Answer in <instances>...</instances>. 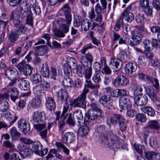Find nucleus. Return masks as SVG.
Listing matches in <instances>:
<instances>
[{
    "instance_id": "19",
    "label": "nucleus",
    "mask_w": 160,
    "mask_h": 160,
    "mask_svg": "<svg viewBox=\"0 0 160 160\" xmlns=\"http://www.w3.org/2000/svg\"><path fill=\"white\" fill-rule=\"evenodd\" d=\"M145 128L148 129L158 130L160 128V124L156 120L149 121Z\"/></svg>"
},
{
    "instance_id": "38",
    "label": "nucleus",
    "mask_w": 160,
    "mask_h": 160,
    "mask_svg": "<svg viewBox=\"0 0 160 160\" xmlns=\"http://www.w3.org/2000/svg\"><path fill=\"white\" fill-rule=\"evenodd\" d=\"M50 71L51 73V78L53 80H56L58 77V76L60 75H61L62 72L60 70H58L57 73V70L53 67H51L50 68Z\"/></svg>"
},
{
    "instance_id": "40",
    "label": "nucleus",
    "mask_w": 160,
    "mask_h": 160,
    "mask_svg": "<svg viewBox=\"0 0 160 160\" xmlns=\"http://www.w3.org/2000/svg\"><path fill=\"white\" fill-rule=\"evenodd\" d=\"M69 107V104L67 102H65V104L63 106L62 112L61 114V116L63 117L64 120L66 119L68 116V113L66 114L68 110Z\"/></svg>"
},
{
    "instance_id": "28",
    "label": "nucleus",
    "mask_w": 160,
    "mask_h": 160,
    "mask_svg": "<svg viewBox=\"0 0 160 160\" xmlns=\"http://www.w3.org/2000/svg\"><path fill=\"white\" fill-rule=\"evenodd\" d=\"M140 109L142 112L147 113L150 116L153 117L155 115L154 109L150 107L143 106Z\"/></svg>"
},
{
    "instance_id": "39",
    "label": "nucleus",
    "mask_w": 160,
    "mask_h": 160,
    "mask_svg": "<svg viewBox=\"0 0 160 160\" xmlns=\"http://www.w3.org/2000/svg\"><path fill=\"white\" fill-rule=\"evenodd\" d=\"M141 40V38H135L131 37V38L128 39V42L131 46H137Z\"/></svg>"
},
{
    "instance_id": "54",
    "label": "nucleus",
    "mask_w": 160,
    "mask_h": 160,
    "mask_svg": "<svg viewBox=\"0 0 160 160\" xmlns=\"http://www.w3.org/2000/svg\"><path fill=\"white\" fill-rule=\"evenodd\" d=\"M151 62L152 66L154 68H158L160 66V62L156 57L151 61Z\"/></svg>"
},
{
    "instance_id": "46",
    "label": "nucleus",
    "mask_w": 160,
    "mask_h": 160,
    "mask_svg": "<svg viewBox=\"0 0 160 160\" xmlns=\"http://www.w3.org/2000/svg\"><path fill=\"white\" fill-rule=\"evenodd\" d=\"M26 11L27 13L26 15L27 16V19L26 21V23L32 27L33 26V18L32 16V13L29 11Z\"/></svg>"
},
{
    "instance_id": "23",
    "label": "nucleus",
    "mask_w": 160,
    "mask_h": 160,
    "mask_svg": "<svg viewBox=\"0 0 160 160\" xmlns=\"http://www.w3.org/2000/svg\"><path fill=\"white\" fill-rule=\"evenodd\" d=\"M131 87L133 91V94L134 96L142 94L140 93L142 91V88L141 85H139L137 83L133 82L132 83Z\"/></svg>"
},
{
    "instance_id": "12",
    "label": "nucleus",
    "mask_w": 160,
    "mask_h": 160,
    "mask_svg": "<svg viewBox=\"0 0 160 160\" xmlns=\"http://www.w3.org/2000/svg\"><path fill=\"white\" fill-rule=\"evenodd\" d=\"M57 102L61 104L64 100L65 102H67L68 98L67 92L62 89L59 90L57 93Z\"/></svg>"
},
{
    "instance_id": "42",
    "label": "nucleus",
    "mask_w": 160,
    "mask_h": 160,
    "mask_svg": "<svg viewBox=\"0 0 160 160\" xmlns=\"http://www.w3.org/2000/svg\"><path fill=\"white\" fill-rule=\"evenodd\" d=\"M143 44L144 45L145 50L147 51H151L152 49V42L148 39H145L143 42Z\"/></svg>"
},
{
    "instance_id": "34",
    "label": "nucleus",
    "mask_w": 160,
    "mask_h": 160,
    "mask_svg": "<svg viewBox=\"0 0 160 160\" xmlns=\"http://www.w3.org/2000/svg\"><path fill=\"white\" fill-rule=\"evenodd\" d=\"M42 145L39 141L34 142L32 146V148L34 152L37 155L40 151L42 149Z\"/></svg>"
},
{
    "instance_id": "5",
    "label": "nucleus",
    "mask_w": 160,
    "mask_h": 160,
    "mask_svg": "<svg viewBox=\"0 0 160 160\" xmlns=\"http://www.w3.org/2000/svg\"><path fill=\"white\" fill-rule=\"evenodd\" d=\"M103 113L101 109L95 111L91 110V111H88V113H86L84 117L85 122H90L92 120L99 119L103 116Z\"/></svg>"
},
{
    "instance_id": "33",
    "label": "nucleus",
    "mask_w": 160,
    "mask_h": 160,
    "mask_svg": "<svg viewBox=\"0 0 160 160\" xmlns=\"http://www.w3.org/2000/svg\"><path fill=\"white\" fill-rule=\"evenodd\" d=\"M147 94L153 102L158 99L157 91L152 88L148 89Z\"/></svg>"
},
{
    "instance_id": "45",
    "label": "nucleus",
    "mask_w": 160,
    "mask_h": 160,
    "mask_svg": "<svg viewBox=\"0 0 160 160\" xmlns=\"http://www.w3.org/2000/svg\"><path fill=\"white\" fill-rule=\"evenodd\" d=\"M89 131V129L88 126H82L79 128V133L80 135L83 136L87 134Z\"/></svg>"
},
{
    "instance_id": "4",
    "label": "nucleus",
    "mask_w": 160,
    "mask_h": 160,
    "mask_svg": "<svg viewBox=\"0 0 160 160\" xmlns=\"http://www.w3.org/2000/svg\"><path fill=\"white\" fill-rule=\"evenodd\" d=\"M89 89L84 88L82 93L78 98L73 101L74 107L82 108H86V96L88 92Z\"/></svg>"
},
{
    "instance_id": "36",
    "label": "nucleus",
    "mask_w": 160,
    "mask_h": 160,
    "mask_svg": "<svg viewBox=\"0 0 160 160\" xmlns=\"http://www.w3.org/2000/svg\"><path fill=\"white\" fill-rule=\"evenodd\" d=\"M14 26L18 28L17 29L15 30L17 31L18 33L20 32L24 34L25 33L26 31L27 28L24 25H22V21L16 24V25H14Z\"/></svg>"
},
{
    "instance_id": "50",
    "label": "nucleus",
    "mask_w": 160,
    "mask_h": 160,
    "mask_svg": "<svg viewBox=\"0 0 160 160\" xmlns=\"http://www.w3.org/2000/svg\"><path fill=\"white\" fill-rule=\"evenodd\" d=\"M55 145L58 148H62L63 149V152L66 154L69 155V150L66 148L62 143L57 142H56Z\"/></svg>"
},
{
    "instance_id": "61",
    "label": "nucleus",
    "mask_w": 160,
    "mask_h": 160,
    "mask_svg": "<svg viewBox=\"0 0 160 160\" xmlns=\"http://www.w3.org/2000/svg\"><path fill=\"white\" fill-rule=\"evenodd\" d=\"M149 0H142L139 2V5L142 8H144L150 6Z\"/></svg>"
},
{
    "instance_id": "8",
    "label": "nucleus",
    "mask_w": 160,
    "mask_h": 160,
    "mask_svg": "<svg viewBox=\"0 0 160 160\" xmlns=\"http://www.w3.org/2000/svg\"><path fill=\"white\" fill-rule=\"evenodd\" d=\"M119 106L121 109L120 110V112H122V110L132 108V104L129 98L122 97L119 101Z\"/></svg>"
},
{
    "instance_id": "18",
    "label": "nucleus",
    "mask_w": 160,
    "mask_h": 160,
    "mask_svg": "<svg viewBox=\"0 0 160 160\" xmlns=\"http://www.w3.org/2000/svg\"><path fill=\"white\" fill-rule=\"evenodd\" d=\"M123 118L122 116L119 114H115L112 117L108 119L107 123L108 125L110 124V123L116 124L118 122L119 123Z\"/></svg>"
},
{
    "instance_id": "9",
    "label": "nucleus",
    "mask_w": 160,
    "mask_h": 160,
    "mask_svg": "<svg viewBox=\"0 0 160 160\" xmlns=\"http://www.w3.org/2000/svg\"><path fill=\"white\" fill-rule=\"evenodd\" d=\"M132 6H128L122 14V16L127 22H131L134 18L133 14L130 11L131 10Z\"/></svg>"
},
{
    "instance_id": "47",
    "label": "nucleus",
    "mask_w": 160,
    "mask_h": 160,
    "mask_svg": "<svg viewBox=\"0 0 160 160\" xmlns=\"http://www.w3.org/2000/svg\"><path fill=\"white\" fill-rule=\"evenodd\" d=\"M63 70L65 75L67 76L72 75V71L71 67L68 64L65 63L63 66Z\"/></svg>"
},
{
    "instance_id": "11",
    "label": "nucleus",
    "mask_w": 160,
    "mask_h": 160,
    "mask_svg": "<svg viewBox=\"0 0 160 160\" xmlns=\"http://www.w3.org/2000/svg\"><path fill=\"white\" fill-rule=\"evenodd\" d=\"M128 82V79L125 76L120 75L115 79L113 82V84L115 87H119L121 86H126Z\"/></svg>"
},
{
    "instance_id": "41",
    "label": "nucleus",
    "mask_w": 160,
    "mask_h": 160,
    "mask_svg": "<svg viewBox=\"0 0 160 160\" xmlns=\"http://www.w3.org/2000/svg\"><path fill=\"white\" fill-rule=\"evenodd\" d=\"M135 150L140 155H143V151H145V146L142 145L135 143L133 145Z\"/></svg>"
},
{
    "instance_id": "25",
    "label": "nucleus",
    "mask_w": 160,
    "mask_h": 160,
    "mask_svg": "<svg viewBox=\"0 0 160 160\" xmlns=\"http://www.w3.org/2000/svg\"><path fill=\"white\" fill-rule=\"evenodd\" d=\"M40 73L43 77L46 78L49 77L50 72L48 65L47 63L46 62L42 64L40 69Z\"/></svg>"
},
{
    "instance_id": "17",
    "label": "nucleus",
    "mask_w": 160,
    "mask_h": 160,
    "mask_svg": "<svg viewBox=\"0 0 160 160\" xmlns=\"http://www.w3.org/2000/svg\"><path fill=\"white\" fill-rule=\"evenodd\" d=\"M48 48L46 45H42L35 47V54L37 55H43L46 54Z\"/></svg>"
},
{
    "instance_id": "48",
    "label": "nucleus",
    "mask_w": 160,
    "mask_h": 160,
    "mask_svg": "<svg viewBox=\"0 0 160 160\" xmlns=\"http://www.w3.org/2000/svg\"><path fill=\"white\" fill-rule=\"evenodd\" d=\"M62 83L64 87L68 88L69 87H71L73 82L71 78L69 77H66L63 78Z\"/></svg>"
},
{
    "instance_id": "15",
    "label": "nucleus",
    "mask_w": 160,
    "mask_h": 160,
    "mask_svg": "<svg viewBox=\"0 0 160 160\" xmlns=\"http://www.w3.org/2000/svg\"><path fill=\"white\" fill-rule=\"evenodd\" d=\"M51 86V84L48 82L43 80L41 81L39 86H37L34 88V91L41 92L45 89L49 88Z\"/></svg>"
},
{
    "instance_id": "3",
    "label": "nucleus",
    "mask_w": 160,
    "mask_h": 160,
    "mask_svg": "<svg viewBox=\"0 0 160 160\" xmlns=\"http://www.w3.org/2000/svg\"><path fill=\"white\" fill-rule=\"evenodd\" d=\"M4 90L6 92L0 94V98L7 99L10 96L11 100L13 102H15L16 100L18 98V96L19 94L18 90L15 87L6 88Z\"/></svg>"
},
{
    "instance_id": "64",
    "label": "nucleus",
    "mask_w": 160,
    "mask_h": 160,
    "mask_svg": "<svg viewBox=\"0 0 160 160\" xmlns=\"http://www.w3.org/2000/svg\"><path fill=\"white\" fill-rule=\"evenodd\" d=\"M152 47L153 46L157 49H160V40H158L156 39L152 40Z\"/></svg>"
},
{
    "instance_id": "16",
    "label": "nucleus",
    "mask_w": 160,
    "mask_h": 160,
    "mask_svg": "<svg viewBox=\"0 0 160 160\" xmlns=\"http://www.w3.org/2000/svg\"><path fill=\"white\" fill-rule=\"evenodd\" d=\"M133 99L135 103H136L138 102V104L140 106L145 105L148 102V97L142 94L134 96Z\"/></svg>"
},
{
    "instance_id": "60",
    "label": "nucleus",
    "mask_w": 160,
    "mask_h": 160,
    "mask_svg": "<svg viewBox=\"0 0 160 160\" xmlns=\"http://www.w3.org/2000/svg\"><path fill=\"white\" fill-rule=\"evenodd\" d=\"M100 75L97 72L93 76L92 80L93 81L96 83H98L101 81Z\"/></svg>"
},
{
    "instance_id": "30",
    "label": "nucleus",
    "mask_w": 160,
    "mask_h": 160,
    "mask_svg": "<svg viewBox=\"0 0 160 160\" xmlns=\"http://www.w3.org/2000/svg\"><path fill=\"white\" fill-rule=\"evenodd\" d=\"M31 13L32 12L36 15H39L41 13V9L38 3H31L29 6Z\"/></svg>"
},
{
    "instance_id": "44",
    "label": "nucleus",
    "mask_w": 160,
    "mask_h": 160,
    "mask_svg": "<svg viewBox=\"0 0 160 160\" xmlns=\"http://www.w3.org/2000/svg\"><path fill=\"white\" fill-rule=\"evenodd\" d=\"M32 81L35 83H38L41 82L42 80V77L41 75L38 73H35L32 75L31 77Z\"/></svg>"
},
{
    "instance_id": "57",
    "label": "nucleus",
    "mask_w": 160,
    "mask_h": 160,
    "mask_svg": "<svg viewBox=\"0 0 160 160\" xmlns=\"http://www.w3.org/2000/svg\"><path fill=\"white\" fill-rule=\"evenodd\" d=\"M150 144L151 147L153 148H157L158 147V143L156 138L153 137L150 138Z\"/></svg>"
},
{
    "instance_id": "31",
    "label": "nucleus",
    "mask_w": 160,
    "mask_h": 160,
    "mask_svg": "<svg viewBox=\"0 0 160 160\" xmlns=\"http://www.w3.org/2000/svg\"><path fill=\"white\" fill-rule=\"evenodd\" d=\"M121 61L119 59L117 58H113L111 60L110 63V65H111L112 68L116 69V71H118L121 68V66L120 65Z\"/></svg>"
},
{
    "instance_id": "13",
    "label": "nucleus",
    "mask_w": 160,
    "mask_h": 160,
    "mask_svg": "<svg viewBox=\"0 0 160 160\" xmlns=\"http://www.w3.org/2000/svg\"><path fill=\"white\" fill-rule=\"evenodd\" d=\"M65 9L63 10L66 18V20L68 23H70L72 21L71 9L67 3H65L62 7L61 9Z\"/></svg>"
},
{
    "instance_id": "35",
    "label": "nucleus",
    "mask_w": 160,
    "mask_h": 160,
    "mask_svg": "<svg viewBox=\"0 0 160 160\" xmlns=\"http://www.w3.org/2000/svg\"><path fill=\"white\" fill-rule=\"evenodd\" d=\"M10 134L12 141L16 140L21 135V133L18 131L16 128L14 127L10 129Z\"/></svg>"
},
{
    "instance_id": "26",
    "label": "nucleus",
    "mask_w": 160,
    "mask_h": 160,
    "mask_svg": "<svg viewBox=\"0 0 160 160\" xmlns=\"http://www.w3.org/2000/svg\"><path fill=\"white\" fill-rule=\"evenodd\" d=\"M17 70L13 68L7 69L5 72V76L10 80L14 78L18 74Z\"/></svg>"
},
{
    "instance_id": "52",
    "label": "nucleus",
    "mask_w": 160,
    "mask_h": 160,
    "mask_svg": "<svg viewBox=\"0 0 160 160\" xmlns=\"http://www.w3.org/2000/svg\"><path fill=\"white\" fill-rule=\"evenodd\" d=\"M150 30L153 33L158 34L160 32V20L157 22V25L150 28Z\"/></svg>"
},
{
    "instance_id": "63",
    "label": "nucleus",
    "mask_w": 160,
    "mask_h": 160,
    "mask_svg": "<svg viewBox=\"0 0 160 160\" xmlns=\"http://www.w3.org/2000/svg\"><path fill=\"white\" fill-rule=\"evenodd\" d=\"M8 104L6 101H4L1 103L0 106V108L1 110L5 112H4L7 110L8 108Z\"/></svg>"
},
{
    "instance_id": "62",
    "label": "nucleus",
    "mask_w": 160,
    "mask_h": 160,
    "mask_svg": "<svg viewBox=\"0 0 160 160\" xmlns=\"http://www.w3.org/2000/svg\"><path fill=\"white\" fill-rule=\"evenodd\" d=\"M149 80L151 81L157 90L159 88V83L158 79L150 77V79Z\"/></svg>"
},
{
    "instance_id": "53",
    "label": "nucleus",
    "mask_w": 160,
    "mask_h": 160,
    "mask_svg": "<svg viewBox=\"0 0 160 160\" xmlns=\"http://www.w3.org/2000/svg\"><path fill=\"white\" fill-rule=\"evenodd\" d=\"M136 119L138 121L144 122L147 120L145 116L142 113H138L136 115Z\"/></svg>"
},
{
    "instance_id": "56",
    "label": "nucleus",
    "mask_w": 160,
    "mask_h": 160,
    "mask_svg": "<svg viewBox=\"0 0 160 160\" xmlns=\"http://www.w3.org/2000/svg\"><path fill=\"white\" fill-rule=\"evenodd\" d=\"M137 76L139 79L141 80L146 81L150 79V77L148 75H146L145 74L141 72H139L137 74Z\"/></svg>"
},
{
    "instance_id": "49",
    "label": "nucleus",
    "mask_w": 160,
    "mask_h": 160,
    "mask_svg": "<svg viewBox=\"0 0 160 160\" xmlns=\"http://www.w3.org/2000/svg\"><path fill=\"white\" fill-rule=\"evenodd\" d=\"M143 12L148 17H152V7L149 6L142 9Z\"/></svg>"
},
{
    "instance_id": "1",
    "label": "nucleus",
    "mask_w": 160,
    "mask_h": 160,
    "mask_svg": "<svg viewBox=\"0 0 160 160\" xmlns=\"http://www.w3.org/2000/svg\"><path fill=\"white\" fill-rule=\"evenodd\" d=\"M109 136L107 137L103 135L102 137V142L107 144L111 149L115 150L116 149H125L127 148V145L123 141L119 139L117 136L111 131L109 133Z\"/></svg>"
},
{
    "instance_id": "10",
    "label": "nucleus",
    "mask_w": 160,
    "mask_h": 160,
    "mask_svg": "<svg viewBox=\"0 0 160 160\" xmlns=\"http://www.w3.org/2000/svg\"><path fill=\"white\" fill-rule=\"evenodd\" d=\"M75 136L72 132L65 133L62 137L63 142L66 144H69L73 143L75 141Z\"/></svg>"
},
{
    "instance_id": "20",
    "label": "nucleus",
    "mask_w": 160,
    "mask_h": 160,
    "mask_svg": "<svg viewBox=\"0 0 160 160\" xmlns=\"http://www.w3.org/2000/svg\"><path fill=\"white\" fill-rule=\"evenodd\" d=\"M124 69L126 73L131 75L133 72L136 71L137 69V65L135 63H128L126 64Z\"/></svg>"
},
{
    "instance_id": "51",
    "label": "nucleus",
    "mask_w": 160,
    "mask_h": 160,
    "mask_svg": "<svg viewBox=\"0 0 160 160\" xmlns=\"http://www.w3.org/2000/svg\"><path fill=\"white\" fill-rule=\"evenodd\" d=\"M7 11L4 7H0V19L5 20L8 19V16L7 14Z\"/></svg>"
},
{
    "instance_id": "27",
    "label": "nucleus",
    "mask_w": 160,
    "mask_h": 160,
    "mask_svg": "<svg viewBox=\"0 0 160 160\" xmlns=\"http://www.w3.org/2000/svg\"><path fill=\"white\" fill-rule=\"evenodd\" d=\"M73 119H76L78 120L79 125H80L83 121V116L81 110L80 109L76 110L73 112Z\"/></svg>"
},
{
    "instance_id": "58",
    "label": "nucleus",
    "mask_w": 160,
    "mask_h": 160,
    "mask_svg": "<svg viewBox=\"0 0 160 160\" xmlns=\"http://www.w3.org/2000/svg\"><path fill=\"white\" fill-rule=\"evenodd\" d=\"M119 128L122 132H123L126 130V124L125 122V120L124 118L118 123Z\"/></svg>"
},
{
    "instance_id": "21",
    "label": "nucleus",
    "mask_w": 160,
    "mask_h": 160,
    "mask_svg": "<svg viewBox=\"0 0 160 160\" xmlns=\"http://www.w3.org/2000/svg\"><path fill=\"white\" fill-rule=\"evenodd\" d=\"M3 115L5 118L10 124H13L18 118L17 117L14 113H12L10 112L7 111L4 112Z\"/></svg>"
},
{
    "instance_id": "14",
    "label": "nucleus",
    "mask_w": 160,
    "mask_h": 160,
    "mask_svg": "<svg viewBox=\"0 0 160 160\" xmlns=\"http://www.w3.org/2000/svg\"><path fill=\"white\" fill-rule=\"evenodd\" d=\"M44 118L42 112L37 111L32 113L31 121L33 123L42 122Z\"/></svg>"
},
{
    "instance_id": "59",
    "label": "nucleus",
    "mask_w": 160,
    "mask_h": 160,
    "mask_svg": "<svg viewBox=\"0 0 160 160\" xmlns=\"http://www.w3.org/2000/svg\"><path fill=\"white\" fill-rule=\"evenodd\" d=\"M131 108H127L126 114L127 116L129 117H133L135 115H136V112L134 109H131Z\"/></svg>"
},
{
    "instance_id": "22",
    "label": "nucleus",
    "mask_w": 160,
    "mask_h": 160,
    "mask_svg": "<svg viewBox=\"0 0 160 160\" xmlns=\"http://www.w3.org/2000/svg\"><path fill=\"white\" fill-rule=\"evenodd\" d=\"M18 81L19 88L22 90H28L29 89V83L28 81L24 78H19Z\"/></svg>"
},
{
    "instance_id": "55",
    "label": "nucleus",
    "mask_w": 160,
    "mask_h": 160,
    "mask_svg": "<svg viewBox=\"0 0 160 160\" xmlns=\"http://www.w3.org/2000/svg\"><path fill=\"white\" fill-rule=\"evenodd\" d=\"M92 68L91 67L87 68L86 70L85 73L84 74V76L85 78L87 79H89L92 75Z\"/></svg>"
},
{
    "instance_id": "32",
    "label": "nucleus",
    "mask_w": 160,
    "mask_h": 160,
    "mask_svg": "<svg viewBox=\"0 0 160 160\" xmlns=\"http://www.w3.org/2000/svg\"><path fill=\"white\" fill-rule=\"evenodd\" d=\"M19 34L17 31L15 30L10 31L8 35V39L10 42L13 43L16 41L18 38Z\"/></svg>"
},
{
    "instance_id": "37",
    "label": "nucleus",
    "mask_w": 160,
    "mask_h": 160,
    "mask_svg": "<svg viewBox=\"0 0 160 160\" xmlns=\"http://www.w3.org/2000/svg\"><path fill=\"white\" fill-rule=\"evenodd\" d=\"M147 58L144 55L139 56L138 58V63L140 67H143L147 64Z\"/></svg>"
},
{
    "instance_id": "7",
    "label": "nucleus",
    "mask_w": 160,
    "mask_h": 160,
    "mask_svg": "<svg viewBox=\"0 0 160 160\" xmlns=\"http://www.w3.org/2000/svg\"><path fill=\"white\" fill-rule=\"evenodd\" d=\"M111 99L110 96L104 95L99 98L98 102L104 108L108 109L112 106V102H111Z\"/></svg>"
},
{
    "instance_id": "2",
    "label": "nucleus",
    "mask_w": 160,
    "mask_h": 160,
    "mask_svg": "<svg viewBox=\"0 0 160 160\" xmlns=\"http://www.w3.org/2000/svg\"><path fill=\"white\" fill-rule=\"evenodd\" d=\"M23 2V5L22 7L20 6L19 11L15 10L11 12L10 19L12 21L13 25L21 22V19L22 20H24L26 17L27 12L24 9L27 6V3L26 1H24Z\"/></svg>"
},
{
    "instance_id": "43",
    "label": "nucleus",
    "mask_w": 160,
    "mask_h": 160,
    "mask_svg": "<svg viewBox=\"0 0 160 160\" xmlns=\"http://www.w3.org/2000/svg\"><path fill=\"white\" fill-rule=\"evenodd\" d=\"M41 100L39 98H32L31 102V106L34 108H37L40 105Z\"/></svg>"
},
{
    "instance_id": "6",
    "label": "nucleus",
    "mask_w": 160,
    "mask_h": 160,
    "mask_svg": "<svg viewBox=\"0 0 160 160\" xmlns=\"http://www.w3.org/2000/svg\"><path fill=\"white\" fill-rule=\"evenodd\" d=\"M17 68L22 74L25 76L30 75L33 68L29 65L26 64L24 61H22L19 63L17 65Z\"/></svg>"
},
{
    "instance_id": "24",
    "label": "nucleus",
    "mask_w": 160,
    "mask_h": 160,
    "mask_svg": "<svg viewBox=\"0 0 160 160\" xmlns=\"http://www.w3.org/2000/svg\"><path fill=\"white\" fill-rule=\"evenodd\" d=\"M46 106L50 111H54L56 108V103L52 97H48L46 99Z\"/></svg>"
},
{
    "instance_id": "29",
    "label": "nucleus",
    "mask_w": 160,
    "mask_h": 160,
    "mask_svg": "<svg viewBox=\"0 0 160 160\" xmlns=\"http://www.w3.org/2000/svg\"><path fill=\"white\" fill-rule=\"evenodd\" d=\"M92 24L91 20L88 19H85L82 22L81 24V28L84 31H87L92 26Z\"/></svg>"
}]
</instances>
